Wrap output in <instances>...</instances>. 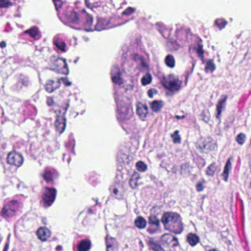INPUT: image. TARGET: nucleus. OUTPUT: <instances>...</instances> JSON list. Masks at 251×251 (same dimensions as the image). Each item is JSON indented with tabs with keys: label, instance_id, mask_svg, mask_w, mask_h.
<instances>
[{
	"label": "nucleus",
	"instance_id": "nucleus-1",
	"mask_svg": "<svg viewBox=\"0 0 251 251\" xmlns=\"http://www.w3.org/2000/svg\"><path fill=\"white\" fill-rule=\"evenodd\" d=\"M114 99L117 105L116 118L120 124H124L130 120L133 114L130 100L123 94L114 93Z\"/></svg>",
	"mask_w": 251,
	"mask_h": 251
},
{
	"label": "nucleus",
	"instance_id": "nucleus-2",
	"mask_svg": "<svg viewBox=\"0 0 251 251\" xmlns=\"http://www.w3.org/2000/svg\"><path fill=\"white\" fill-rule=\"evenodd\" d=\"M164 228L176 234H180L183 230V224L179 214L176 212H166L161 218Z\"/></svg>",
	"mask_w": 251,
	"mask_h": 251
},
{
	"label": "nucleus",
	"instance_id": "nucleus-3",
	"mask_svg": "<svg viewBox=\"0 0 251 251\" xmlns=\"http://www.w3.org/2000/svg\"><path fill=\"white\" fill-rule=\"evenodd\" d=\"M168 78L170 79H173V80L168 81L166 77H162L161 84L163 87L171 92H179L182 87V80H180L178 76L175 77L174 74L169 75Z\"/></svg>",
	"mask_w": 251,
	"mask_h": 251
},
{
	"label": "nucleus",
	"instance_id": "nucleus-4",
	"mask_svg": "<svg viewBox=\"0 0 251 251\" xmlns=\"http://www.w3.org/2000/svg\"><path fill=\"white\" fill-rule=\"evenodd\" d=\"M57 191L54 187L45 186L44 187V192L42 196L41 203L45 208L51 206L55 201Z\"/></svg>",
	"mask_w": 251,
	"mask_h": 251
},
{
	"label": "nucleus",
	"instance_id": "nucleus-5",
	"mask_svg": "<svg viewBox=\"0 0 251 251\" xmlns=\"http://www.w3.org/2000/svg\"><path fill=\"white\" fill-rule=\"evenodd\" d=\"M50 61L52 70L59 74L67 75L69 74V70L65 59L53 56L50 57Z\"/></svg>",
	"mask_w": 251,
	"mask_h": 251
},
{
	"label": "nucleus",
	"instance_id": "nucleus-6",
	"mask_svg": "<svg viewBox=\"0 0 251 251\" xmlns=\"http://www.w3.org/2000/svg\"><path fill=\"white\" fill-rule=\"evenodd\" d=\"M19 207L18 201H11L3 206L0 212V215L5 219L14 216L16 215Z\"/></svg>",
	"mask_w": 251,
	"mask_h": 251
},
{
	"label": "nucleus",
	"instance_id": "nucleus-7",
	"mask_svg": "<svg viewBox=\"0 0 251 251\" xmlns=\"http://www.w3.org/2000/svg\"><path fill=\"white\" fill-rule=\"evenodd\" d=\"M40 176L47 184L54 185L55 180L59 177V174L55 169L46 167L40 174Z\"/></svg>",
	"mask_w": 251,
	"mask_h": 251
},
{
	"label": "nucleus",
	"instance_id": "nucleus-8",
	"mask_svg": "<svg viewBox=\"0 0 251 251\" xmlns=\"http://www.w3.org/2000/svg\"><path fill=\"white\" fill-rule=\"evenodd\" d=\"M7 162L10 165L19 168L22 166L24 162L22 155L16 151L10 152L7 156Z\"/></svg>",
	"mask_w": 251,
	"mask_h": 251
},
{
	"label": "nucleus",
	"instance_id": "nucleus-9",
	"mask_svg": "<svg viewBox=\"0 0 251 251\" xmlns=\"http://www.w3.org/2000/svg\"><path fill=\"white\" fill-rule=\"evenodd\" d=\"M147 245L149 250L151 251H173L169 247L162 246L152 238H149L147 241Z\"/></svg>",
	"mask_w": 251,
	"mask_h": 251
},
{
	"label": "nucleus",
	"instance_id": "nucleus-10",
	"mask_svg": "<svg viewBox=\"0 0 251 251\" xmlns=\"http://www.w3.org/2000/svg\"><path fill=\"white\" fill-rule=\"evenodd\" d=\"M56 131L59 134L62 133L66 126V118L64 115L57 114L54 122Z\"/></svg>",
	"mask_w": 251,
	"mask_h": 251
},
{
	"label": "nucleus",
	"instance_id": "nucleus-11",
	"mask_svg": "<svg viewBox=\"0 0 251 251\" xmlns=\"http://www.w3.org/2000/svg\"><path fill=\"white\" fill-rule=\"evenodd\" d=\"M161 240L163 244L169 247L171 246L176 247L179 245L178 240L177 237L169 233H165L161 236Z\"/></svg>",
	"mask_w": 251,
	"mask_h": 251
},
{
	"label": "nucleus",
	"instance_id": "nucleus-12",
	"mask_svg": "<svg viewBox=\"0 0 251 251\" xmlns=\"http://www.w3.org/2000/svg\"><path fill=\"white\" fill-rule=\"evenodd\" d=\"M61 85L60 79L56 80L49 79L45 85V89L49 93H52L58 89Z\"/></svg>",
	"mask_w": 251,
	"mask_h": 251
},
{
	"label": "nucleus",
	"instance_id": "nucleus-13",
	"mask_svg": "<svg viewBox=\"0 0 251 251\" xmlns=\"http://www.w3.org/2000/svg\"><path fill=\"white\" fill-rule=\"evenodd\" d=\"M228 99V96L226 95H223L221 96V99L218 100L216 104V118L220 120L221 119V115L222 112V110L224 108H225L226 105V101Z\"/></svg>",
	"mask_w": 251,
	"mask_h": 251
},
{
	"label": "nucleus",
	"instance_id": "nucleus-14",
	"mask_svg": "<svg viewBox=\"0 0 251 251\" xmlns=\"http://www.w3.org/2000/svg\"><path fill=\"white\" fill-rule=\"evenodd\" d=\"M30 84V81L28 77L21 75L15 84V89L20 91L23 87H27Z\"/></svg>",
	"mask_w": 251,
	"mask_h": 251
},
{
	"label": "nucleus",
	"instance_id": "nucleus-15",
	"mask_svg": "<svg viewBox=\"0 0 251 251\" xmlns=\"http://www.w3.org/2000/svg\"><path fill=\"white\" fill-rule=\"evenodd\" d=\"M38 238L42 241H46L50 237L51 233L47 227H40L36 231Z\"/></svg>",
	"mask_w": 251,
	"mask_h": 251
},
{
	"label": "nucleus",
	"instance_id": "nucleus-16",
	"mask_svg": "<svg viewBox=\"0 0 251 251\" xmlns=\"http://www.w3.org/2000/svg\"><path fill=\"white\" fill-rule=\"evenodd\" d=\"M92 244L91 240L88 238L80 241L77 245L78 251H89L92 248Z\"/></svg>",
	"mask_w": 251,
	"mask_h": 251
},
{
	"label": "nucleus",
	"instance_id": "nucleus-17",
	"mask_svg": "<svg viewBox=\"0 0 251 251\" xmlns=\"http://www.w3.org/2000/svg\"><path fill=\"white\" fill-rule=\"evenodd\" d=\"M136 113L141 118H146L148 114V107L145 104L139 102L137 105Z\"/></svg>",
	"mask_w": 251,
	"mask_h": 251
},
{
	"label": "nucleus",
	"instance_id": "nucleus-18",
	"mask_svg": "<svg viewBox=\"0 0 251 251\" xmlns=\"http://www.w3.org/2000/svg\"><path fill=\"white\" fill-rule=\"evenodd\" d=\"M66 17L68 22L70 23L77 25L80 22L78 14L74 10L67 13L66 14Z\"/></svg>",
	"mask_w": 251,
	"mask_h": 251
},
{
	"label": "nucleus",
	"instance_id": "nucleus-19",
	"mask_svg": "<svg viewBox=\"0 0 251 251\" xmlns=\"http://www.w3.org/2000/svg\"><path fill=\"white\" fill-rule=\"evenodd\" d=\"M186 241L191 246L194 247L200 242V238L196 233H189L187 235Z\"/></svg>",
	"mask_w": 251,
	"mask_h": 251
},
{
	"label": "nucleus",
	"instance_id": "nucleus-20",
	"mask_svg": "<svg viewBox=\"0 0 251 251\" xmlns=\"http://www.w3.org/2000/svg\"><path fill=\"white\" fill-rule=\"evenodd\" d=\"M231 157H229L226 161L224 168L223 172L221 175L223 179L226 181H227L229 171L231 168Z\"/></svg>",
	"mask_w": 251,
	"mask_h": 251
},
{
	"label": "nucleus",
	"instance_id": "nucleus-21",
	"mask_svg": "<svg viewBox=\"0 0 251 251\" xmlns=\"http://www.w3.org/2000/svg\"><path fill=\"white\" fill-rule=\"evenodd\" d=\"M53 44L61 52H66V44L59 38H54L53 40Z\"/></svg>",
	"mask_w": 251,
	"mask_h": 251
},
{
	"label": "nucleus",
	"instance_id": "nucleus-22",
	"mask_svg": "<svg viewBox=\"0 0 251 251\" xmlns=\"http://www.w3.org/2000/svg\"><path fill=\"white\" fill-rule=\"evenodd\" d=\"M193 167L189 162L182 164L180 167V174L182 176H187L191 174Z\"/></svg>",
	"mask_w": 251,
	"mask_h": 251
},
{
	"label": "nucleus",
	"instance_id": "nucleus-23",
	"mask_svg": "<svg viewBox=\"0 0 251 251\" xmlns=\"http://www.w3.org/2000/svg\"><path fill=\"white\" fill-rule=\"evenodd\" d=\"M134 224L139 229H143L147 226V221L143 217L139 216L135 219Z\"/></svg>",
	"mask_w": 251,
	"mask_h": 251
},
{
	"label": "nucleus",
	"instance_id": "nucleus-24",
	"mask_svg": "<svg viewBox=\"0 0 251 251\" xmlns=\"http://www.w3.org/2000/svg\"><path fill=\"white\" fill-rule=\"evenodd\" d=\"M140 178V176L139 174L137 172H134L129 180V185L132 189H135L138 187V181Z\"/></svg>",
	"mask_w": 251,
	"mask_h": 251
},
{
	"label": "nucleus",
	"instance_id": "nucleus-25",
	"mask_svg": "<svg viewBox=\"0 0 251 251\" xmlns=\"http://www.w3.org/2000/svg\"><path fill=\"white\" fill-rule=\"evenodd\" d=\"M106 248L119 246V243L115 238L107 235L105 238Z\"/></svg>",
	"mask_w": 251,
	"mask_h": 251
},
{
	"label": "nucleus",
	"instance_id": "nucleus-26",
	"mask_svg": "<svg viewBox=\"0 0 251 251\" xmlns=\"http://www.w3.org/2000/svg\"><path fill=\"white\" fill-rule=\"evenodd\" d=\"M162 100H154L150 104L151 108L153 112L157 113L160 111L163 107Z\"/></svg>",
	"mask_w": 251,
	"mask_h": 251
},
{
	"label": "nucleus",
	"instance_id": "nucleus-27",
	"mask_svg": "<svg viewBox=\"0 0 251 251\" xmlns=\"http://www.w3.org/2000/svg\"><path fill=\"white\" fill-rule=\"evenodd\" d=\"M164 63L170 68H174L176 66V60L174 56L172 54H168L165 58Z\"/></svg>",
	"mask_w": 251,
	"mask_h": 251
},
{
	"label": "nucleus",
	"instance_id": "nucleus-28",
	"mask_svg": "<svg viewBox=\"0 0 251 251\" xmlns=\"http://www.w3.org/2000/svg\"><path fill=\"white\" fill-rule=\"evenodd\" d=\"M69 107L70 100H64L63 103H62L60 106H59V107L60 108V109L58 110L59 115H64L65 116L66 112Z\"/></svg>",
	"mask_w": 251,
	"mask_h": 251
},
{
	"label": "nucleus",
	"instance_id": "nucleus-29",
	"mask_svg": "<svg viewBox=\"0 0 251 251\" xmlns=\"http://www.w3.org/2000/svg\"><path fill=\"white\" fill-rule=\"evenodd\" d=\"M160 221L155 215H151L148 218L149 224L151 226H154L157 228L160 227Z\"/></svg>",
	"mask_w": 251,
	"mask_h": 251
},
{
	"label": "nucleus",
	"instance_id": "nucleus-30",
	"mask_svg": "<svg viewBox=\"0 0 251 251\" xmlns=\"http://www.w3.org/2000/svg\"><path fill=\"white\" fill-rule=\"evenodd\" d=\"M106 21L103 19H98L97 23L95 26V29L97 31H101L106 28Z\"/></svg>",
	"mask_w": 251,
	"mask_h": 251
},
{
	"label": "nucleus",
	"instance_id": "nucleus-31",
	"mask_svg": "<svg viewBox=\"0 0 251 251\" xmlns=\"http://www.w3.org/2000/svg\"><path fill=\"white\" fill-rule=\"evenodd\" d=\"M25 34L29 35L31 38H35L39 35L40 31L39 29L36 26L31 27L30 28L24 31Z\"/></svg>",
	"mask_w": 251,
	"mask_h": 251
},
{
	"label": "nucleus",
	"instance_id": "nucleus-32",
	"mask_svg": "<svg viewBox=\"0 0 251 251\" xmlns=\"http://www.w3.org/2000/svg\"><path fill=\"white\" fill-rule=\"evenodd\" d=\"M216 170V164L215 162H213L207 167L205 171L206 175L208 176H212L214 175Z\"/></svg>",
	"mask_w": 251,
	"mask_h": 251
},
{
	"label": "nucleus",
	"instance_id": "nucleus-33",
	"mask_svg": "<svg viewBox=\"0 0 251 251\" xmlns=\"http://www.w3.org/2000/svg\"><path fill=\"white\" fill-rule=\"evenodd\" d=\"M216 69V66L214 63V61L213 59L208 60L206 63V65L205 66L204 70L206 73L208 72H210L211 73L213 72Z\"/></svg>",
	"mask_w": 251,
	"mask_h": 251
},
{
	"label": "nucleus",
	"instance_id": "nucleus-34",
	"mask_svg": "<svg viewBox=\"0 0 251 251\" xmlns=\"http://www.w3.org/2000/svg\"><path fill=\"white\" fill-rule=\"evenodd\" d=\"M215 25L217 27L221 30L225 28L226 25L227 24V22L224 19H217L215 21Z\"/></svg>",
	"mask_w": 251,
	"mask_h": 251
},
{
	"label": "nucleus",
	"instance_id": "nucleus-35",
	"mask_svg": "<svg viewBox=\"0 0 251 251\" xmlns=\"http://www.w3.org/2000/svg\"><path fill=\"white\" fill-rule=\"evenodd\" d=\"M246 135L245 134L241 132L239 133L235 138V140L239 145H243L246 141Z\"/></svg>",
	"mask_w": 251,
	"mask_h": 251
},
{
	"label": "nucleus",
	"instance_id": "nucleus-36",
	"mask_svg": "<svg viewBox=\"0 0 251 251\" xmlns=\"http://www.w3.org/2000/svg\"><path fill=\"white\" fill-rule=\"evenodd\" d=\"M196 53L198 57L201 60L204 59V50H203V45L199 43L197 48L195 49Z\"/></svg>",
	"mask_w": 251,
	"mask_h": 251
},
{
	"label": "nucleus",
	"instance_id": "nucleus-37",
	"mask_svg": "<svg viewBox=\"0 0 251 251\" xmlns=\"http://www.w3.org/2000/svg\"><path fill=\"white\" fill-rule=\"evenodd\" d=\"M152 80V77L150 73H147L141 78L142 84L144 86L149 84L151 83Z\"/></svg>",
	"mask_w": 251,
	"mask_h": 251
},
{
	"label": "nucleus",
	"instance_id": "nucleus-38",
	"mask_svg": "<svg viewBox=\"0 0 251 251\" xmlns=\"http://www.w3.org/2000/svg\"><path fill=\"white\" fill-rule=\"evenodd\" d=\"M171 137L172 138L174 144H180L181 143V138L179 135V130H176L171 135Z\"/></svg>",
	"mask_w": 251,
	"mask_h": 251
},
{
	"label": "nucleus",
	"instance_id": "nucleus-39",
	"mask_svg": "<svg viewBox=\"0 0 251 251\" xmlns=\"http://www.w3.org/2000/svg\"><path fill=\"white\" fill-rule=\"evenodd\" d=\"M137 170L140 172H143L147 170V165L142 161H139L136 163Z\"/></svg>",
	"mask_w": 251,
	"mask_h": 251
},
{
	"label": "nucleus",
	"instance_id": "nucleus-40",
	"mask_svg": "<svg viewBox=\"0 0 251 251\" xmlns=\"http://www.w3.org/2000/svg\"><path fill=\"white\" fill-rule=\"evenodd\" d=\"M85 2L89 8H93L99 6V0H85Z\"/></svg>",
	"mask_w": 251,
	"mask_h": 251
},
{
	"label": "nucleus",
	"instance_id": "nucleus-41",
	"mask_svg": "<svg viewBox=\"0 0 251 251\" xmlns=\"http://www.w3.org/2000/svg\"><path fill=\"white\" fill-rule=\"evenodd\" d=\"M136 8L132 7H128L126 8L123 12L122 13V15L123 16H130L133 13L135 12Z\"/></svg>",
	"mask_w": 251,
	"mask_h": 251
},
{
	"label": "nucleus",
	"instance_id": "nucleus-42",
	"mask_svg": "<svg viewBox=\"0 0 251 251\" xmlns=\"http://www.w3.org/2000/svg\"><path fill=\"white\" fill-rule=\"evenodd\" d=\"M15 4L9 0H0V8H7Z\"/></svg>",
	"mask_w": 251,
	"mask_h": 251
},
{
	"label": "nucleus",
	"instance_id": "nucleus-43",
	"mask_svg": "<svg viewBox=\"0 0 251 251\" xmlns=\"http://www.w3.org/2000/svg\"><path fill=\"white\" fill-rule=\"evenodd\" d=\"M176 35L177 37V39L180 41L186 39V33L183 30H177L176 31Z\"/></svg>",
	"mask_w": 251,
	"mask_h": 251
},
{
	"label": "nucleus",
	"instance_id": "nucleus-44",
	"mask_svg": "<svg viewBox=\"0 0 251 251\" xmlns=\"http://www.w3.org/2000/svg\"><path fill=\"white\" fill-rule=\"evenodd\" d=\"M46 104L49 107L56 106L54 99L52 96H49L47 97Z\"/></svg>",
	"mask_w": 251,
	"mask_h": 251
},
{
	"label": "nucleus",
	"instance_id": "nucleus-45",
	"mask_svg": "<svg viewBox=\"0 0 251 251\" xmlns=\"http://www.w3.org/2000/svg\"><path fill=\"white\" fill-rule=\"evenodd\" d=\"M86 17V22L85 23V26L90 27L91 26L93 23V17L89 15H85Z\"/></svg>",
	"mask_w": 251,
	"mask_h": 251
},
{
	"label": "nucleus",
	"instance_id": "nucleus-46",
	"mask_svg": "<svg viewBox=\"0 0 251 251\" xmlns=\"http://www.w3.org/2000/svg\"><path fill=\"white\" fill-rule=\"evenodd\" d=\"M205 182L204 179H202V181L201 182H198L196 185V189L197 192H200L203 190L204 186L203 184Z\"/></svg>",
	"mask_w": 251,
	"mask_h": 251
},
{
	"label": "nucleus",
	"instance_id": "nucleus-47",
	"mask_svg": "<svg viewBox=\"0 0 251 251\" xmlns=\"http://www.w3.org/2000/svg\"><path fill=\"white\" fill-rule=\"evenodd\" d=\"M112 80L115 84H122L123 82L120 76L113 75L112 76Z\"/></svg>",
	"mask_w": 251,
	"mask_h": 251
},
{
	"label": "nucleus",
	"instance_id": "nucleus-48",
	"mask_svg": "<svg viewBox=\"0 0 251 251\" xmlns=\"http://www.w3.org/2000/svg\"><path fill=\"white\" fill-rule=\"evenodd\" d=\"M133 56L135 59L139 58L140 60H141V66L143 67L146 68L147 66L146 63H145L142 57L139 56V55L137 53H134L133 54Z\"/></svg>",
	"mask_w": 251,
	"mask_h": 251
},
{
	"label": "nucleus",
	"instance_id": "nucleus-49",
	"mask_svg": "<svg viewBox=\"0 0 251 251\" xmlns=\"http://www.w3.org/2000/svg\"><path fill=\"white\" fill-rule=\"evenodd\" d=\"M56 10H58L62 5L61 0H52Z\"/></svg>",
	"mask_w": 251,
	"mask_h": 251
},
{
	"label": "nucleus",
	"instance_id": "nucleus-50",
	"mask_svg": "<svg viewBox=\"0 0 251 251\" xmlns=\"http://www.w3.org/2000/svg\"><path fill=\"white\" fill-rule=\"evenodd\" d=\"M58 79H60L62 81V82L65 85V86H69L72 84L71 82H70L67 77H60Z\"/></svg>",
	"mask_w": 251,
	"mask_h": 251
},
{
	"label": "nucleus",
	"instance_id": "nucleus-51",
	"mask_svg": "<svg viewBox=\"0 0 251 251\" xmlns=\"http://www.w3.org/2000/svg\"><path fill=\"white\" fill-rule=\"evenodd\" d=\"M156 93H157V90L153 88L150 89L148 91V95L151 98H152L153 97V94H156Z\"/></svg>",
	"mask_w": 251,
	"mask_h": 251
},
{
	"label": "nucleus",
	"instance_id": "nucleus-52",
	"mask_svg": "<svg viewBox=\"0 0 251 251\" xmlns=\"http://www.w3.org/2000/svg\"><path fill=\"white\" fill-rule=\"evenodd\" d=\"M158 229V228H157L156 227V228L149 227L147 230V232L148 233H149L150 234H153L157 232V230Z\"/></svg>",
	"mask_w": 251,
	"mask_h": 251
},
{
	"label": "nucleus",
	"instance_id": "nucleus-53",
	"mask_svg": "<svg viewBox=\"0 0 251 251\" xmlns=\"http://www.w3.org/2000/svg\"><path fill=\"white\" fill-rule=\"evenodd\" d=\"M119 246L112 247L106 248V251H118Z\"/></svg>",
	"mask_w": 251,
	"mask_h": 251
},
{
	"label": "nucleus",
	"instance_id": "nucleus-54",
	"mask_svg": "<svg viewBox=\"0 0 251 251\" xmlns=\"http://www.w3.org/2000/svg\"><path fill=\"white\" fill-rule=\"evenodd\" d=\"M6 47V43L4 41H2L0 42V47L1 49L5 48Z\"/></svg>",
	"mask_w": 251,
	"mask_h": 251
},
{
	"label": "nucleus",
	"instance_id": "nucleus-55",
	"mask_svg": "<svg viewBox=\"0 0 251 251\" xmlns=\"http://www.w3.org/2000/svg\"><path fill=\"white\" fill-rule=\"evenodd\" d=\"M185 118V115H182V116L176 115L175 116V118L176 119H177V120L184 119Z\"/></svg>",
	"mask_w": 251,
	"mask_h": 251
},
{
	"label": "nucleus",
	"instance_id": "nucleus-56",
	"mask_svg": "<svg viewBox=\"0 0 251 251\" xmlns=\"http://www.w3.org/2000/svg\"><path fill=\"white\" fill-rule=\"evenodd\" d=\"M189 76V73H187L185 76V85H187V84Z\"/></svg>",
	"mask_w": 251,
	"mask_h": 251
},
{
	"label": "nucleus",
	"instance_id": "nucleus-57",
	"mask_svg": "<svg viewBox=\"0 0 251 251\" xmlns=\"http://www.w3.org/2000/svg\"><path fill=\"white\" fill-rule=\"evenodd\" d=\"M9 249V244L7 243L5 245L3 251H7Z\"/></svg>",
	"mask_w": 251,
	"mask_h": 251
},
{
	"label": "nucleus",
	"instance_id": "nucleus-58",
	"mask_svg": "<svg viewBox=\"0 0 251 251\" xmlns=\"http://www.w3.org/2000/svg\"><path fill=\"white\" fill-rule=\"evenodd\" d=\"M113 192L115 195H117L118 193V189L117 188H115L113 190Z\"/></svg>",
	"mask_w": 251,
	"mask_h": 251
},
{
	"label": "nucleus",
	"instance_id": "nucleus-59",
	"mask_svg": "<svg viewBox=\"0 0 251 251\" xmlns=\"http://www.w3.org/2000/svg\"><path fill=\"white\" fill-rule=\"evenodd\" d=\"M94 201H96V204H98V198H93V199Z\"/></svg>",
	"mask_w": 251,
	"mask_h": 251
},
{
	"label": "nucleus",
	"instance_id": "nucleus-60",
	"mask_svg": "<svg viewBox=\"0 0 251 251\" xmlns=\"http://www.w3.org/2000/svg\"><path fill=\"white\" fill-rule=\"evenodd\" d=\"M208 251H218L217 249L215 248L211 249L209 250Z\"/></svg>",
	"mask_w": 251,
	"mask_h": 251
},
{
	"label": "nucleus",
	"instance_id": "nucleus-61",
	"mask_svg": "<svg viewBox=\"0 0 251 251\" xmlns=\"http://www.w3.org/2000/svg\"><path fill=\"white\" fill-rule=\"evenodd\" d=\"M61 247L60 246H57V247H56V250H57V251H60V249H61Z\"/></svg>",
	"mask_w": 251,
	"mask_h": 251
},
{
	"label": "nucleus",
	"instance_id": "nucleus-62",
	"mask_svg": "<svg viewBox=\"0 0 251 251\" xmlns=\"http://www.w3.org/2000/svg\"><path fill=\"white\" fill-rule=\"evenodd\" d=\"M250 147H251V140H250Z\"/></svg>",
	"mask_w": 251,
	"mask_h": 251
}]
</instances>
